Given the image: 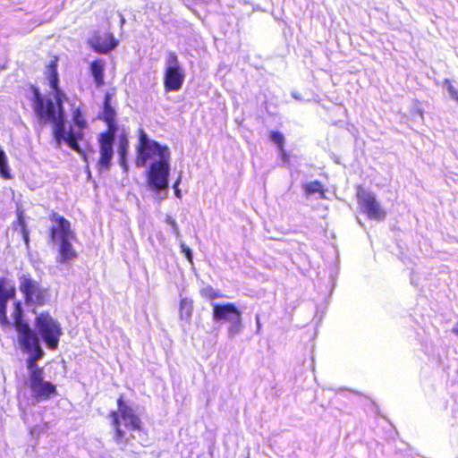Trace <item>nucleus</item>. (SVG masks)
<instances>
[{
    "label": "nucleus",
    "instance_id": "obj_30",
    "mask_svg": "<svg viewBox=\"0 0 458 458\" xmlns=\"http://www.w3.org/2000/svg\"><path fill=\"white\" fill-rule=\"evenodd\" d=\"M453 333L455 334L458 336V324L453 327Z\"/></svg>",
    "mask_w": 458,
    "mask_h": 458
},
{
    "label": "nucleus",
    "instance_id": "obj_24",
    "mask_svg": "<svg viewBox=\"0 0 458 458\" xmlns=\"http://www.w3.org/2000/svg\"><path fill=\"white\" fill-rule=\"evenodd\" d=\"M199 293L204 299L210 301L223 297L222 293L219 291L215 290L211 285H207L201 288L199 290Z\"/></svg>",
    "mask_w": 458,
    "mask_h": 458
},
{
    "label": "nucleus",
    "instance_id": "obj_4",
    "mask_svg": "<svg viewBox=\"0 0 458 458\" xmlns=\"http://www.w3.org/2000/svg\"><path fill=\"white\" fill-rule=\"evenodd\" d=\"M30 90L33 95L31 98V106L35 115L41 123L53 124V137L55 140H56V138H62V131L65 123V113L60 114L59 109L54 101L46 98L38 87L31 85Z\"/></svg>",
    "mask_w": 458,
    "mask_h": 458
},
{
    "label": "nucleus",
    "instance_id": "obj_7",
    "mask_svg": "<svg viewBox=\"0 0 458 458\" xmlns=\"http://www.w3.org/2000/svg\"><path fill=\"white\" fill-rule=\"evenodd\" d=\"M35 327L38 334L49 350L58 348L59 341L63 335L61 324L55 319L48 311H43L35 318Z\"/></svg>",
    "mask_w": 458,
    "mask_h": 458
},
{
    "label": "nucleus",
    "instance_id": "obj_23",
    "mask_svg": "<svg viewBox=\"0 0 458 458\" xmlns=\"http://www.w3.org/2000/svg\"><path fill=\"white\" fill-rule=\"evenodd\" d=\"M51 89L54 91V98H55V105L59 109L60 114L62 113H64V100L65 99V94L64 92L59 88V85H56V87H51Z\"/></svg>",
    "mask_w": 458,
    "mask_h": 458
},
{
    "label": "nucleus",
    "instance_id": "obj_29",
    "mask_svg": "<svg viewBox=\"0 0 458 458\" xmlns=\"http://www.w3.org/2000/svg\"><path fill=\"white\" fill-rule=\"evenodd\" d=\"M180 182H181V177H179V178L175 181V182L174 183V185H173V187H174V193H175V195H176L178 198H180V197H181L180 190H179V188H178Z\"/></svg>",
    "mask_w": 458,
    "mask_h": 458
},
{
    "label": "nucleus",
    "instance_id": "obj_1",
    "mask_svg": "<svg viewBox=\"0 0 458 458\" xmlns=\"http://www.w3.org/2000/svg\"><path fill=\"white\" fill-rule=\"evenodd\" d=\"M13 326L19 335V344L23 352L29 353L26 365L29 369V387L37 401H47L56 395V386L44 380V369L37 364L45 352L40 346L37 335L28 322L23 319V310L20 301L13 304L12 313Z\"/></svg>",
    "mask_w": 458,
    "mask_h": 458
},
{
    "label": "nucleus",
    "instance_id": "obj_18",
    "mask_svg": "<svg viewBox=\"0 0 458 458\" xmlns=\"http://www.w3.org/2000/svg\"><path fill=\"white\" fill-rule=\"evenodd\" d=\"M58 58L55 56L51 60L47 65V78L50 87H56L59 83L58 72H57Z\"/></svg>",
    "mask_w": 458,
    "mask_h": 458
},
{
    "label": "nucleus",
    "instance_id": "obj_13",
    "mask_svg": "<svg viewBox=\"0 0 458 458\" xmlns=\"http://www.w3.org/2000/svg\"><path fill=\"white\" fill-rule=\"evenodd\" d=\"M115 135L100 133L98 138L99 144V157L97 162L98 171L109 170L114 155L113 145Z\"/></svg>",
    "mask_w": 458,
    "mask_h": 458
},
{
    "label": "nucleus",
    "instance_id": "obj_15",
    "mask_svg": "<svg viewBox=\"0 0 458 458\" xmlns=\"http://www.w3.org/2000/svg\"><path fill=\"white\" fill-rule=\"evenodd\" d=\"M7 280L4 277L0 278V325L2 327L9 326L7 318V302L10 299H13L16 295V290L13 285L6 286Z\"/></svg>",
    "mask_w": 458,
    "mask_h": 458
},
{
    "label": "nucleus",
    "instance_id": "obj_21",
    "mask_svg": "<svg viewBox=\"0 0 458 458\" xmlns=\"http://www.w3.org/2000/svg\"><path fill=\"white\" fill-rule=\"evenodd\" d=\"M193 311V301L182 298L180 301V316L185 319L191 318Z\"/></svg>",
    "mask_w": 458,
    "mask_h": 458
},
{
    "label": "nucleus",
    "instance_id": "obj_10",
    "mask_svg": "<svg viewBox=\"0 0 458 458\" xmlns=\"http://www.w3.org/2000/svg\"><path fill=\"white\" fill-rule=\"evenodd\" d=\"M170 159L153 161L147 173L148 186L156 192L166 191L169 186Z\"/></svg>",
    "mask_w": 458,
    "mask_h": 458
},
{
    "label": "nucleus",
    "instance_id": "obj_8",
    "mask_svg": "<svg viewBox=\"0 0 458 458\" xmlns=\"http://www.w3.org/2000/svg\"><path fill=\"white\" fill-rule=\"evenodd\" d=\"M72 123L74 125L71 126L68 131H65V124L62 131V138H56V143L61 145L63 142L79 154H83L84 151L79 145V140L83 138V130L87 127V121L82 112L77 108L72 113Z\"/></svg>",
    "mask_w": 458,
    "mask_h": 458
},
{
    "label": "nucleus",
    "instance_id": "obj_2",
    "mask_svg": "<svg viewBox=\"0 0 458 458\" xmlns=\"http://www.w3.org/2000/svg\"><path fill=\"white\" fill-rule=\"evenodd\" d=\"M52 225L48 230L49 242L57 245L56 261L61 264L69 263L78 257L72 242L76 241V233L72 225L64 216L55 211L49 215Z\"/></svg>",
    "mask_w": 458,
    "mask_h": 458
},
{
    "label": "nucleus",
    "instance_id": "obj_16",
    "mask_svg": "<svg viewBox=\"0 0 458 458\" xmlns=\"http://www.w3.org/2000/svg\"><path fill=\"white\" fill-rule=\"evenodd\" d=\"M117 40L111 33L93 36L89 40L91 48L98 54H107L117 46Z\"/></svg>",
    "mask_w": 458,
    "mask_h": 458
},
{
    "label": "nucleus",
    "instance_id": "obj_5",
    "mask_svg": "<svg viewBox=\"0 0 458 458\" xmlns=\"http://www.w3.org/2000/svg\"><path fill=\"white\" fill-rule=\"evenodd\" d=\"M138 144L136 146L135 165L137 167H144L147 163L171 158V151L166 145H162L154 140H150L146 131L140 128L137 131Z\"/></svg>",
    "mask_w": 458,
    "mask_h": 458
},
{
    "label": "nucleus",
    "instance_id": "obj_20",
    "mask_svg": "<svg viewBox=\"0 0 458 458\" xmlns=\"http://www.w3.org/2000/svg\"><path fill=\"white\" fill-rule=\"evenodd\" d=\"M303 188L307 195L318 194L321 198H325L324 186L319 181L307 182Z\"/></svg>",
    "mask_w": 458,
    "mask_h": 458
},
{
    "label": "nucleus",
    "instance_id": "obj_17",
    "mask_svg": "<svg viewBox=\"0 0 458 458\" xmlns=\"http://www.w3.org/2000/svg\"><path fill=\"white\" fill-rule=\"evenodd\" d=\"M105 66L106 63L102 59L93 60L89 64V72L97 88H100L105 85Z\"/></svg>",
    "mask_w": 458,
    "mask_h": 458
},
{
    "label": "nucleus",
    "instance_id": "obj_6",
    "mask_svg": "<svg viewBox=\"0 0 458 458\" xmlns=\"http://www.w3.org/2000/svg\"><path fill=\"white\" fill-rule=\"evenodd\" d=\"M19 290L27 306L42 307L48 301V288L44 287L30 274H22L19 276Z\"/></svg>",
    "mask_w": 458,
    "mask_h": 458
},
{
    "label": "nucleus",
    "instance_id": "obj_9",
    "mask_svg": "<svg viewBox=\"0 0 458 458\" xmlns=\"http://www.w3.org/2000/svg\"><path fill=\"white\" fill-rule=\"evenodd\" d=\"M184 79L185 72L179 62L177 55L174 52H170L166 57V67L163 78L165 90L166 92L180 90Z\"/></svg>",
    "mask_w": 458,
    "mask_h": 458
},
{
    "label": "nucleus",
    "instance_id": "obj_22",
    "mask_svg": "<svg viewBox=\"0 0 458 458\" xmlns=\"http://www.w3.org/2000/svg\"><path fill=\"white\" fill-rule=\"evenodd\" d=\"M0 176L5 180L12 178V175H11V173L9 170L8 159H7L6 154L1 147H0Z\"/></svg>",
    "mask_w": 458,
    "mask_h": 458
},
{
    "label": "nucleus",
    "instance_id": "obj_26",
    "mask_svg": "<svg viewBox=\"0 0 458 458\" xmlns=\"http://www.w3.org/2000/svg\"><path fill=\"white\" fill-rule=\"evenodd\" d=\"M444 84L446 87L452 98L458 102V90L454 88L452 81L449 79H445L444 81Z\"/></svg>",
    "mask_w": 458,
    "mask_h": 458
},
{
    "label": "nucleus",
    "instance_id": "obj_14",
    "mask_svg": "<svg viewBox=\"0 0 458 458\" xmlns=\"http://www.w3.org/2000/svg\"><path fill=\"white\" fill-rule=\"evenodd\" d=\"M100 120L106 123V130L103 131L104 134L115 135L118 131L116 123V111L112 105V95L106 92L104 96L101 114L98 116Z\"/></svg>",
    "mask_w": 458,
    "mask_h": 458
},
{
    "label": "nucleus",
    "instance_id": "obj_27",
    "mask_svg": "<svg viewBox=\"0 0 458 458\" xmlns=\"http://www.w3.org/2000/svg\"><path fill=\"white\" fill-rule=\"evenodd\" d=\"M180 246H181V251L184 254L187 260L191 264H192L193 263V256H192L191 250L188 246H186L185 243H183V242H182Z\"/></svg>",
    "mask_w": 458,
    "mask_h": 458
},
{
    "label": "nucleus",
    "instance_id": "obj_3",
    "mask_svg": "<svg viewBox=\"0 0 458 458\" xmlns=\"http://www.w3.org/2000/svg\"><path fill=\"white\" fill-rule=\"evenodd\" d=\"M116 405L117 410L109 411L108 417L114 429V441L117 445H121L134 437L132 435L127 437L123 426L129 431H141L143 423L134 409L125 403L123 394L117 398Z\"/></svg>",
    "mask_w": 458,
    "mask_h": 458
},
{
    "label": "nucleus",
    "instance_id": "obj_11",
    "mask_svg": "<svg viewBox=\"0 0 458 458\" xmlns=\"http://www.w3.org/2000/svg\"><path fill=\"white\" fill-rule=\"evenodd\" d=\"M212 316L215 321H231L230 331L233 333L239 332L242 327V312L233 303L215 304Z\"/></svg>",
    "mask_w": 458,
    "mask_h": 458
},
{
    "label": "nucleus",
    "instance_id": "obj_19",
    "mask_svg": "<svg viewBox=\"0 0 458 458\" xmlns=\"http://www.w3.org/2000/svg\"><path fill=\"white\" fill-rule=\"evenodd\" d=\"M128 151V140L125 136H123L120 139L119 146H118V154H119V163L121 166L123 168L124 172L128 171L126 156Z\"/></svg>",
    "mask_w": 458,
    "mask_h": 458
},
{
    "label": "nucleus",
    "instance_id": "obj_25",
    "mask_svg": "<svg viewBox=\"0 0 458 458\" xmlns=\"http://www.w3.org/2000/svg\"><path fill=\"white\" fill-rule=\"evenodd\" d=\"M270 139L273 142L276 144L278 148L283 151L284 147V136L279 131H270Z\"/></svg>",
    "mask_w": 458,
    "mask_h": 458
},
{
    "label": "nucleus",
    "instance_id": "obj_12",
    "mask_svg": "<svg viewBox=\"0 0 458 458\" xmlns=\"http://www.w3.org/2000/svg\"><path fill=\"white\" fill-rule=\"evenodd\" d=\"M356 198L360 207L369 219L380 221L385 218L386 212L381 208L373 194L366 191L361 186H358Z\"/></svg>",
    "mask_w": 458,
    "mask_h": 458
},
{
    "label": "nucleus",
    "instance_id": "obj_28",
    "mask_svg": "<svg viewBox=\"0 0 458 458\" xmlns=\"http://www.w3.org/2000/svg\"><path fill=\"white\" fill-rule=\"evenodd\" d=\"M17 218H18L19 224L23 228L25 241L28 242L29 241V236H28V233H27V232L25 230V221H24V218H23V212H22V210H18L17 211Z\"/></svg>",
    "mask_w": 458,
    "mask_h": 458
}]
</instances>
